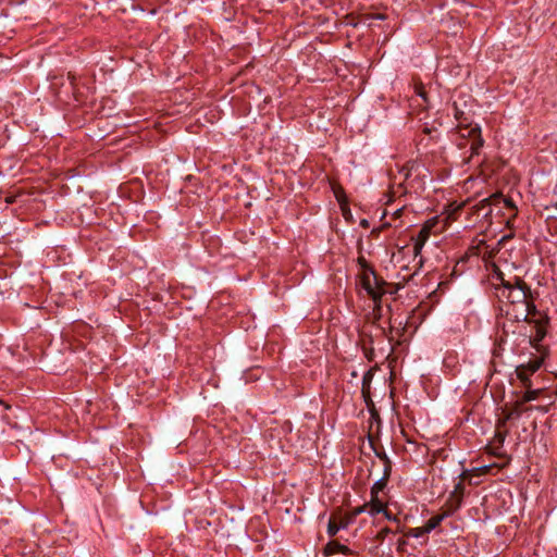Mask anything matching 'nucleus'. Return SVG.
Returning a JSON list of instances; mask_svg holds the SVG:
<instances>
[{
	"mask_svg": "<svg viewBox=\"0 0 557 557\" xmlns=\"http://www.w3.org/2000/svg\"><path fill=\"white\" fill-rule=\"evenodd\" d=\"M453 115L457 122L455 133L460 138V141H457V146L462 149L469 145V159L479 156L484 145V139L481 135V127L478 124L472 123L470 113L461 109L457 102L453 103Z\"/></svg>",
	"mask_w": 557,
	"mask_h": 557,
	"instance_id": "nucleus-1",
	"label": "nucleus"
},
{
	"mask_svg": "<svg viewBox=\"0 0 557 557\" xmlns=\"http://www.w3.org/2000/svg\"><path fill=\"white\" fill-rule=\"evenodd\" d=\"M494 288L499 300L520 304L524 310L527 309V299L531 297V290L524 281H499Z\"/></svg>",
	"mask_w": 557,
	"mask_h": 557,
	"instance_id": "nucleus-2",
	"label": "nucleus"
},
{
	"mask_svg": "<svg viewBox=\"0 0 557 557\" xmlns=\"http://www.w3.org/2000/svg\"><path fill=\"white\" fill-rule=\"evenodd\" d=\"M404 284L393 285L387 281H359V290H364L374 302L381 300L385 295H394L398 289L403 288Z\"/></svg>",
	"mask_w": 557,
	"mask_h": 557,
	"instance_id": "nucleus-3",
	"label": "nucleus"
},
{
	"mask_svg": "<svg viewBox=\"0 0 557 557\" xmlns=\"http://www.w3.org/2000/svg\"><path fill=\"white\" fill-rule=\"evenodd\" d=\"M437 218L429 219L419 231L418 235L413 238V253L418 256L426 240L429 239L432 230L437 225Z\"/></svg>",
	"mask_w": 557,
	"mask_h": 557,
	"instance_id": "nucleus-4",
	"label": "nucleus"
},
{
	"mask_svg": "<svg viewBox=\"0 0 557 557\" xmlns=\"http://www.w3.org/2000/svg\"><path fill=\"white\" fill-rule=\"evenodd\" d=\"M503 202L505 205V207L511 209V210H515L516 207L512 202L511 199L509 198H504L502 194H493L491 197L488 198H485L483 200L480 201L479 203V211H484L483 212V216H487L492 213V206L496 205V203H500Z\"/></svg>",
	"mask_w": 557,
	"mask_h": 557,
	"instance_id": "nucleus-5",
	"label": "nucleus"
},
{
	"mask_svg": "<svg viewBox=\"0 0 557 557\" xmlns=\"http://www.w3.org/2000/svg\"><path fill=\"white\" fill-rule=\"evenodd\" d=\"M348 554L349 548L346 545H343L336 541L329 542L324 547V555L332 556L335 554Z\"/></svg>",
	"mask_w": 557,
	"mask_h": 557,
	"instance_id": "nucleus-6",
	"label": "nucleus"
},
{
	"mask_svg": "<svg viewBox=\"0 0 557 557\" xmlns=\"http://www.w3.org/2000/svg\"><path fill=\"white\" fill-rule=\"evenodd\" d=\"M367 512L371 516H375L384 511L385 504L379 496H371V500L366 505Z\"/></svg>",
	"mask_w": 557,
	"mask_h": 557,
	"instance_id": "nucleus-7",
	"label": "nucleus"
},
{
	"mask_svg": "<svg viewBox=\"0 0 557 557\" xmlns=\"http://www.w3.org/2000/svg\"><path fill=\"white\" fill-rule=\"evenodd\" d=\"M358 264L362 270V273L358 275V278L367 280L370 275H373L374 278H376L374 270L368 264L363 257L358 258Z\"/></svg>",
	"mask_w": 557,
	"mask_h": 557,
	"instance_id": "nucleus-8",
	"label": "nucleus"
},
{
	"mask_svg": "<svg viewBox=\"0 0 557 557\" xmlns=\"http://www.w3.org/2000/svg\"><path fill=\"white\" fill-rule=\"evenodd\" d=\"M444 518H445V515H437V516L432 517L424 523L422 532L430 533L431 531H433L435 528H437L441 524V522L443 521Z\"/></svg>",
	"mask_w": 557,
	"mask_h": 557,
	"instance_id": "nucleus-9",
	"label": "nucleus"
},
{
	"mask_svg": "<svg viewBox=\"0 0 557 557\" xmlns=\"http://www.w3.org/2000/svg\"><path fill=\"white\" fill-rule=\"evenodd\" d=\"M516 373L518 379L522 382V384L528 387L530 385V375L531 373L527 371V367L524 364H521L517 367Z\"/></svg>",
	"mask_w": 557,
	"mask_h": 557,
	"instance_id": "nucleus-10",
	"label": "nucleus"
},
{
	"mask_svg": "<svg viewBox=\"0 0 557 557\" xmlns=\"http://www.w3.org/2000/svg\"><path fill=\"white\" fill-rule=\"evenodd\" d=\"M386 486V480H385V476L376 480L371 488V496H379V494L381 492H383V490L385 488Z\"/></svg>",
	"mask_w": 557,
	"mask_h": 557,
	"instance_id": "nucleus-11",
	"label": "nucleus"
},
{
	"mask_svg": "<svg viewBox=\"0 0 557 557\" xmlns=\"http://www.w3.org/2000/svg\"><path fill=\"white\" fill-rule=\"evenodd\" d=\"M540 392H541V389H528L524 393V395L522 397V400L525 401V403L527 401L535 400L539 397Z\"/></svg>",
	"mask_w": 557,
	"mask_h": 557,
	"instance_id": "nucleus-12",
	"label": "nucleus"
},
{
	"mask_svg": "<svg viewBox=\"0 0 557 557\" xmlns=\"http://www.w3.org/2000/svg\"><path fill=\"white\" fill-rule=\"evenodd\" d=\"M346 525H338L335 521H332L330 520L329 524H327V534L330 536H334L337 534V532L345 528Z\"/></svg>",
	"mask_w": 557,
	"mask_h": 557,
	"instance_id": "nucleus-13",
	"label": "nucleus"
},
{
	"mask_svg": "<svg viewBox=\"0 0 557 557\" xmlns=\"http://www.w3.org/2000/svg\"><path fill=\"white\" fill-rule=\"evenodd\" d=\"M542 366V360L536 359L533 361L528 362L524 364L527 367V371H529L531 374L535 373Z\"/></svg>",
	"mask_w": 557,
	"mask_h": 557,
	"instance_id": "nucleus-14",
	"label": "nucleus"
},
{
	"mask_svg": "<svg viewBox=\"0 0 557 557\" xmlns=\"http://www.w3.org/2000/svg\"><path fill=\"white\" fill-rule=\"evenodd\" d=\"M385 18V15L384 14H381V13H372V14H367L363 16V22L367 23L369 26L372 25V21L373 20H384Z\"/></svg>",
	"mask_w": 557,
	"mask_h": 557,
	"instance_id": "nucleus-15",
	"label": "nucleus"
},
{
	"mask_svg": "<svg viewBox=\"0 0 557 557\" xmlns=\"http://www.w3.org/2000/svg\"><path fill=\"white\" fill-rule=\"evenodd\" d=\"M463 265H465L463 259L456 263V265L453 270V273H451V278H454V276H456V275H461Z\"/></svg>",
	"mask_w": 557,
	"mask_h": 557,
	"instance_id": "nucleus-16",
	"label": "nucleus"
},
{
	"mask_svg": "<svg viewBox=\"0 0 557 557\" xmlns=\"http://www.w3.org/2000/svg\"><path fill=\"white\" fill-rule=\"evenodd\" d=\"M423 531V525L422 527H418V528H414L410 531V534L411 536L413 537H420V536H423L425 534H428L429 532H422Z\"/></svg>",
	"mask_w": 557,
	"mask_h": 557,
	"instance_id": "nucleus-17",
	"label": "nucleus"
},
{
	"mask_svg": "<svg viewBox=\"0 0 557 557\" xmlns=\"http://www.w3.org/2000/svg\"><path fill=\"white\" fill-rule=\"evenodd\" d=\"M416 92L418 96H420L421 98L426 100V94H425L422 85L416 86Z\"/></svg>",
	"mask_w": 557,
	"mask_h": 557,
	"instance_id": "nucleus-18",
	"label": "nucleus"
},
{
	"mask_svg": "<svg viewBox=\"0 0 557 557\" xmlns=\"http://www.w3.org/2000/svg\"><path fill=\"white\" fill-rule=\"evenodd\" d=\"M513 237V233H510V234H507V235H504L498 242H497V245L500 246L503 245L505 242L511 239Z\"/></svg>",
	"mask_w": 557,
	"mask_h": 557,
	"instance_id": "nucleus-19",
	"label": "nucleus"
},
{
	"mask_svg": "<svg viewBox=\"0 0 557 557\" xmlns=\"http://www.w3.org/2000/svg\"><path fill=\"white\" fill-rule=\"evenodd\" d=\"M363 511H367L366 505H364V506H362V507H357V508H355V509H354V515H355V516H357V515H359V513H361V512H363Z\"/></svg>",
	"mask_w": 557,
	"mask_h": 557,
	"instance_id": "nucleus-20",
	"label": "nucleus"
},
{
	"mask_svg": "<svg viewBox=\"0 0 557 557\" xmlns=\"http://www.w3.org/2000/svg\"><path fill=\"white\" fill-rule=\"evenodd\" d=\"M507 227L511 228V219H508L506 222Z\"/></svg>",
	"mask_w": 557,
	"mask_h": 557,
	"instance_id": "nucleus-21",
	"label": "nucleus"
},
{
	"mask_svg": "<svg viewBox=\"0 0 557 557\" xmlns=\"http://www.w3.org/2000/svg\"><path fill=\"white\" fill-rule=\"evenodd\" d=\"M383 512H384V515H385V517H386L387 519H392V518H391V515H388V512H387L385 509H384V511H383Z\"/></svg>",
	"mask_w": 557,
	"mask_h": 557,
	"instance_id": "nucleus-22",
	"label": "nucleus"
},
{
	"mask_svg": "<svg viewBox=\"0 0 557 557\" xmlns=\"http://www.w3.org/2000/svg\"><path fill=\"white\" fill-rule=\"evenodd\" d=\"M401 210H403V209H397V210L395 211V214H396V215H399V214H400V212H401Z\"/></svg>",
	"mask_w": 557,
	"mask_h": 557,
	"instance_id": "nucleus-23",
	"label": "nucleus"
},
{
	"mask_svg": "<svg viewBox=\"0 0 557 557\" xmlns=\"http://www.w3.org/2000/svg\"><path fill=\"white\" fill-rule=\"evenodd\" d=\"M76 174L74 173V169H72L71 177H74Z\"/></svg>",
	"mask_w": 557,
	"mask_h": 557,
	"instance_id": "nucleus-24",
	"label": "nucleus"
},
{
	"mask_svg": "<svg viewBox=\"0 0 557 557\" xmlns=\"http://www.w3.org/2000/svg\"><path fill=\"white\" fill-rule=\"evenodd\" d=\"M556 207H557V203H556Z\"/></svg>",
	"mask_w": 557,
	"mask_h": 557,
	"instance_id": "nucleus-25",
	"label": "nucleus"
}]
</instances>
